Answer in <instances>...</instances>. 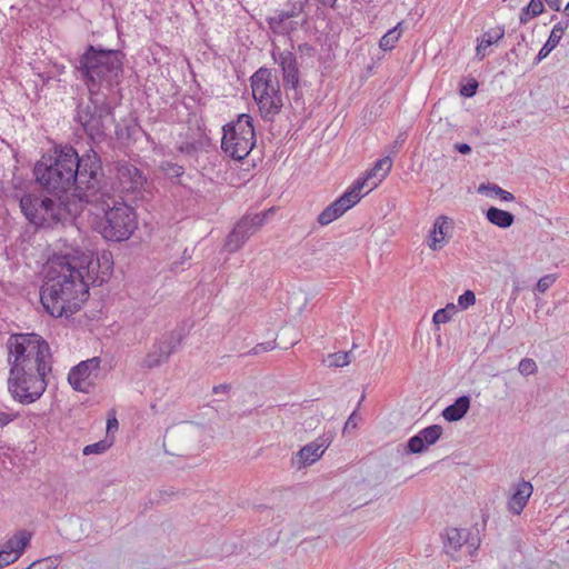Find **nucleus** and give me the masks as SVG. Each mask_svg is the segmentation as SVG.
Here are the masks:
<instances>
[{"instance_id": "b1692460", "label": "nucleus", "mask_w": 569, "mask_h": 569, "mask_svg": "<svg viewBox=\"0 0 569 569\" xmlns=\"http://www.w3.org/2000/svg\"><path fill=\"white\" fill-rule=\"evenodd\" d=\"M470 408V397L460 396L453 403L447 406L442 410V417L449 422H455L462 419Z\"/></svg>"}, {"instance_id": "72a5a7b5", "label": "nucleus", "mask_w": 569, "mask_h": 569, "mask_svg": "<svg viewBox=\"0 0 569 569\" xmlns=\"http://www.w3.org/2000/svg\"><path fill=\"white\" fill-rule=\"evenodd\" d=\"M111 445H112V442L108 441L107 439L100 440L96 443L86 446L82 450V453L84 456L101 455V453L106 452L111 447Z\"/></svg>"}, {"instance_id": "37998d69", "label": "nucleus", "mask_w": 569, "mask_h": 569, "mask_svg": "<svg viewBox=\"0 0 569 569\" xmlns=\"http://www.w3.org/2000/svg\"><path fill=\"white\" fill-rule=\"evenodd\" d=\"M178 150L181 153H186L188 156H194L197 153V146L194 142H183L178 147Z\"/></svg>"}, {"instance_id": "20e7f679", "label": "nucleus", "mask_w": 569, "mask_h": 569, "mask_svg": "<svg viewBox=\"0 0 569 569\" xmlns=\"http://www.w3.org/2000/svg\"><path fill=\"white\" fill-rule=\"evenodd\" d=\"M91 213L99 218L98 231L108 241L121 242L128 240L137 229V213L134 209L123 201L117 200L112 191L100 196L92 202Z\"/></svg>"}, {"instance_id": "79ce46f5", "label": "nucleus", "mask_w": 569, "mask_h": 569, "mask_svg": "<svg viewBox=\"0 0 569 569\" xmlns=\"http://www.w3.org/2000/svg\"><path fill=\"white\" fill-rule=\"evenodd\" d=\"M478 89V82L476 80H472L471 82H468L466 86H462L460 89V93L466 98H471L476 94Z\"/></svg>"}, {"instance_id": "9b49d317", "label": "nucleus", "mask_w": 569, "mask_h": 569, "mask_svg": "<svg viewBox=\"0 0 569 569\" xmlns=\"http://www.w3.org/2000/svg\"><path fill=\"white\" fill-rule=\"evenodd\" d=\"M186 333L183 328H176L164 332L161 338L157 339L150 351L146 355L142 367L153 369L166 363L170 356L177 351L181 345Z\"/></svg>"}, {"instance_id": "c756f323", "label": "nucleus", "mask_w": 569, "mask_h": 569, "mask_svg": "<svg viewBox=\"0 0 569 569\" xmlns=\"http://www.w3.org/2000/svg\"><path fill=\"white\" fill-rule=\"evenodd\" d=\"M483 191H488L495 196H498L502 201L515 200V196L511 192L503 190L502 188H500L498 184H495V183L481 184L479 187V192H483Z\"/></svg>"}, {"instance_id": "1a4fd4ad", "label": "nucleus", "mask_w": 569, "mask_h": 569, "mask_svg": "<svg viewBox=\"0 0 569 569\" xmlns=\"http://www.w3.org/2000/svg\"><path fill=\"white\" fill-rule=\"evenodd\" d=\"M252 121L249 114L241 113L236 121L222 127L221 148L232 159H244L254 147L256 133Z\"/></svg>"}, {"instance_id": "603ef678", "label": "nucleus", "mask_w": 569, "mask_h": 569, "mask_svg": "<svg viewBox=\"0 0 569 569\" xmlns=\"http://www.w3.org/2000/svg\"><path fill=\"white\" fill-rule=\"evenodd\" d=\"M547 4L556 11L560 10L561 0H545Z\"/></svg>"}, {"instance_id": "6ab92c4d", "label": "nucleus", "mask_w": 569, "mask_h": 569, "mask_svg": "<svg viewBox=\"0 0 569 569\" xmlns=\"http://www.w3.org/2000/svg\"><path fill=\"white\" fill-rule=\"evenodd\" d=\"M442 431L443 429L440 425H431L423 428L408 440L407 451L409 453L423 452L428 447L435 445L440 439Z\"/></svg>"}, {"instance_id": "f257e3e1", "label": "nucleus", "mask_w": 569, "mask_h": 569, "mask_svg": "<svg viewBox=\"0 0 569 569\" xmlns=\"http://www.w3.org/2000/svg\"><path fill=\"white\" fill-rule=\"evenodd\" d=\"M8 391L21 405H31L44 393L51 372V353L47 341L34 333H13L7 341Z\"/></svg>"}, {"instance_id": "393cba45", "label": "nucleus", "mask_w": 569, "mask_h": 569, "mask_svg": "<svg viewBox=\"0 0 569 569\" xmlns=\"http://www.w3.org/2000/svg\"><path fill=\"white\" fill-rule=\"evenodd\" d=\"M31 540V533L21 530L13 537H11L4 545L2 550H7V552L10 553H17L18 558L22 555L27 546L29 545Z\"/></svg>"}, {"instance_id": "2eb2a0df", "label": "nucleus", "mask_w": 569, "mask_h": 569, "mask_svg": "<svg viewBox=\"0 0 569 569\" xmlns=\"http://www.w3.org/2000/svg\"><path fill=\"white\" fill-rule=\"evenodd\" d=\"M363 194H359L356 189L349 187L337 200L330 203L319 216L318 222L327 226L341 217L347 210L356 206Z\"/></svg>"}, {"instance_id": "8fccbe9b", "label": "nucleus", "mask_w": 569, "mask_h": 569, "mask_svg": "<svg viewBox=\"0 0 569 569\" xmlns=\"http://www.w3.org/2000/svg\"><path fill=\"white\" fill-rule=\"evenodd\" d=\"M455 150L462 154H468L471 152V147L468 143L458 142L455 144Z\"/></svg>"}, {"instance_id": "a18cd8bd", "label": "nucleus", "mask_w": 569, "mask_h": 569, "mask_svg": "<svg viewBox=\"0 0 569 569\" xmlns=\"http://www.w3.org/2000/svg\"><path fill=\"white\" fill-rule=\"evenodd\" d=\"M357 411L355 410L348 418V420L345 423L343 431H348L349 429H355L357 427Z\"/></svg>"}, {"instance_id": "7ed1b4c3", "label": "nucleus", "mask_w": 569, "mask_h": 569, "mask_svg": "<svg viewBox=\"0 0 569 569\" xmlns=\"http://www.w3.org/2000/svg\"><path fill=\"white\" fill-rule=\"evenodd\" d=\"M123 59L121 50L88 44L78 59L77 70L89 93L100 94L118 86L123 72Z\"/></svg>"}, {"instance_id": "a19ab883", "label": "nucleus", "mask_w": 569, "mask_h": 569, "mask_svg": "<svg viewBox=\"0 0 569 569\" xmlns=\"http://www.w3.org/2000/svg\"><path fill=\"white\" fill-rule=\"evenodd\" d=\"M17 553H10L7 552V550H0V569L4 566H8L10 563H13L16 560H18Z\"/></svg>"}, {"instance_id": "aec40b11", "label": "nucleus", "mask_w": 569, "mask_h": 569, "mask_svg": "<svg viewBox=\"0 0 569 569\" xmlns=\"http://www.w3.org/2000/svg\"><path fill=\"white\" fill-rule=\"evenodd\" d=\"M331 436H323L303 446L298 451L296 459L292 460V463L296 465L298 468H301L316 462L319 458H321L326 448L329 446Z\"/></svg>"}, {"instance_id": "864d4df0", "label": "nucleus", "mask_w": 569, "mask_h": 569, "mask_svg": "<svg viewBox=\"0 0 569 569\" xmlns=\"http://www.w3.org/2000/svg\"><path fill=\"white\" fill-rule=\"evenodd\" d=\"M320 4L335 8L337 0H317Z\"/></svg>"}, {"instance_id": "412c9836", "label": "nucleus", "mask_w": 569, "mask_h": 569, "mask_svg": "<svg viewBox=\"0 0 569 569\" xmlns=\"http://www.w3.org/2000/svg\"><path fill=\"white\" fill-rule=\"evenodd\" d=\"M512 490L508 500V510L512 515H520L533 492V487L529 481L522 479L513 486Z\"/></svg>"}, {"instance_id": "7c9ffc66", "label": "nucleus", "mask_w": 569, "mask_h": 569, "mask_svg": "<svg viewBox=\"0 0 569 569\" xmlns=\"http://www.w3.org/2000/svg\"><path fill=\"white\" fill-rule=\"evenodd\" d=\"M456 311V306L453 303H449L446 308L437 310L432 320L436 325L446 323L452 319Z\"/></svg>"}, {"instance_id": "f3484780", "label": "nucleus", "mask_w": 569, "mask_h": 569, "mask_svg": "<svg viewBox=\"0 0 569 569\" xmlns=\"http://www.w3.org/2000/svg\"><path fill=\"white\" fill-rule=\"evenodd\" d=\"M467 545L470 549V553L477 550L479 547V539L471 537V533L467 529L451 528L447 530L446 540L443 541V549L447 555L456 558V553Z\"/></svg>"}, {"instance_id": "e433bc0d", "label": "nucleus", "mask_w": 569, "mask_h": 569, "mask_svg": "<svg viewBox=\"0 0 569 569\" xmlns=\"http://www.w3.org/2000/svg\"><path fill=\"white\" fill-rule=\"evenodd\" d=\"M475 303H476V295L471 290H466L458 298V306L461 309H468L469 307L473 306Z\"/></svg>"}, {"instance_id": "de8ad7c7", "label": "nucleus", "mask_w": 569, "mask_h": 569, "mask_svg": "<svg viewBox=\"0 0 569 569\" xmlns=\"http://www.w3.org/2000/svg\"><path fill=\"white\" fill-rule=\"evenodd\" d=\"M488 48V46L486 43H483V41L480 39L479 42H478V46L476 48V56L478 58V60H482L485 57H486V49Z\"/></svg>"}, {"instance_id": "a878e982", "label": "nucleus", "mask_w": 569, "mask_h": 569, "mask_svg": "<svg viewBox=\"0 0 569 569\" xmlns=\"http://www.w3.org/2000/svg\"><path fill=\"white\" fill-rule=\"evenodd\" d=\"M486 218L490 223L503 229L509 228L515 221V216L511 212L497 207H490L486 212Z\"/></svg>"}, {"instance_id": "bf43d9fd", "label": "nucleus", "mask_w": 569, "mask_h": 569, "mask_svg": "<svg viewBox=\"0 0 569 569\" xmlns=\"http://www.w3.org/2000/svg\"><path fill=\"white\" fill-rule=\"evenodd\" d=\"M363 399H365V396L362 395V396H361V399H360V401H359V402H361ZM359 405H360V403H358V406H359Z\"/></svg>"}, {"instance_id": "5701e85b", "label": "nucleus", "mask_w": 569, "mask_h": 569, "mask_svg": "<svg viewBox=\"0 0 569 569\" xmlns=\"http://www.w3.org/2000/svg\"><path fill=\"white\" fill-rule=\"evenodd\" d=\"M568 27V20L560 21L553 26L547 42L542 46L536 58V63H539L541 60H543L559 44L563 32Z\"/></svg>"}, {"instance_id": "ea45409f", "label": "nucleus", "mask_w": 569, "mask_h": 569, "mask_svg": "<svg viewBox=\"0 0 569 569\" xmlns=\"http://www.w3.org/2000/svg\"><path fill=\"white\" fill-rule=\"evenodd\" d=\"M531 17H537L543 11L542 0H530L529 4L525 7Z\"/></svg>"}, {"instance_id": "58836bf2", "label": "nucleus", "mask_w": 569, "mask_h": 569, "mask_svg": "<svg viewBox=\"0 0 569 569\" xmlns=\"http://www.w3.org/2000/svg\"><path fill=\"white\" fill-rule=\"evenodd\" d=\"M276 346L277 345H276L274 340L262 342V343H258L247 355L257 356V355H260L261 352L273 350L276 348Z\"/></svg>"}, {"instance_id": "f8f14e48", "label": "nucleus", "mask_w": 569, "mask_h": 569, "mask_svg": "<svg viewBox=\"0 0 569 569\" xmlns=\"http://www.w3.org/2000/svg\"><path fill=\"white\" fill-rule=\"evenodd\" d=\"M269 211L254 214L252 217H243L229 233L226 248L230 252H234L253 234L266 221Z\"/></svg>"}, {"instance_id": "6e6d98bb", "label": "nucleus", "mask_w": 569, "mask_h": 569, "mask_svg": "<svg viewBox=\"0 0 569 569\" xmlns=\"http://www.w3.org/2000/svg\"><path fill=\"white\" fill-rule=\"evenodd\" d=\"M525 40H526V36L525 34H520L519 36L518 46H520V42H523Z\"/></svg>"}, {"instance_id": "2f4dec72", "label": "nucleus", "mask_w": 569, "mask_h": 569, "mask_svg": "<svg viewBox=\"0 0 569 569\" xmlns=\"http://www.w3.org/2000/svg\"><path fill=\"white\" fill-rule=\"evenodd\" d=\"M59 561H60V556L47 557V558L33 561L26 569H57Z\"/></svg>"}, {"instance_id": "0eeeda50", "label": "nucleus", "mask_w": 569, "mask_h": 569, "mask_svg": "<svg viewBox=\"0 0 569 569\" xmlns=\"http://www.w3.org/2000/svg\"><path fill=\"white\" fill-rule=\"evenodd\" d=\"M113 118V109L107 101V94H91L79 99L76 104L74 122L94 143L101 142L107 133V121Z\"/></svg>"}, {"instance_id": "f03ea898", "label": "nucleus", "mask_w": 569, "mask_h": 569, "mask_svg": "<svg viewBox=\"0 0 569 569\" xmlns=\"http://www.w3.org/2000/svg\"><path fill=\"white\" fill-rule=\"evenodd\" d=\"M92 256L89 253L54 257L40 290V300L52 317H69L76 313L88 299L89 286L84 274L89 273Z\"/></svg>"}, {"instance_id": "4468645a", "label": "nucleus", "mask_w": 569, "mask_h": 569, "mask_svg": "<svg viewBox=\"0 0 569 569\" xmlns=\"http://www.w3.org/2000/svg\"><path fill=\"white\" fill-rule=\"evenodd\" d=\"M276 63H278L282 71V82L286 91L292 90L295 98H298V88L300 83L299 63L296 54L290 50H282L277 53L272 52Z\"/></svg>"}, {"instance_id": "423d86ee", "label": "nucleus", "mask_w": 569, "mask_h": 569, "mask_svg": "<svg viewBox=\"0 0 569 569\" xmlns=\"http://www.w3.org/2000/svg\"><path fill=\"white\" fill-rule=\"evenodd\" d=\"M73 169L76 170L73 194L80 201L90 204L97 202L100 196H107L112 191L104 176L101 158L93 148L86 150L81 156L76 151Z\"/></svg>"}, {"instance_id": "dca6fc26", "label": "nucleus", "mask_w": 569, "mask_h": 569, "mask_svg": "<svg viewBox=\"0 0 569 569\" xmlns=\"http://www.w3.org/2000/svg\"><path fill=\"white\" fill-rule=\"evenodd\" d=\"M117 178L122 191L128 193L140 192L147 184V178L143 172L127 161H119L117 163Z\"/></svg>"}, {"instance_id": "c85d7f7f", "label": "nucleus", "mask_w": 569, "mask_h": 569, "mask_svg": "<svg viewBox=\"0 0 569 569\" xmlns=\"http://www.w3.org/2000/svg\"><path fill=\"white\" fill-rule=\"evenodd\" d=\"M328 367H343L351 362V352H335L325 360Z\"/></svg>"}, {"instance_id": "6e6552de", "label": "nucleus", "mask_w": 569, "mask_h": 569, "mask_svg": "<svg viewBox=\"0 0 569 569\" xmlns=\"http://www.w3.org/2000/svg\"><path fill=\"white\" fill-rule=\"evenodd\" d=\"M253 98L263 120L273 121L283 101L278 78L268 68H259L250 78Z\"/></svg>"}, {"instance_id": "ddd939ff", "label": "nucleus", "mask_w": 569, "mask_h": 569, "mask_svg": "<svg viewBox=\"0 0 569 569\" xmlns=\"http://www.w3.org/2000/svg\"><path fill=\"white\" fill-rule=\"evenodd\" d=\"M100 362V358L93 357L74 366L68 375L71 387L77 391L88 393L93 385L92 380L98 376Z\"/></svg>"}, {"instance_id": "4c0bfd02", "label": "nucleus", "mask_w": 569, "mask_h": 569, "mask_svg": "<svg viewBox=\"0 0 569 569\" xmlns=\"http://www.w3.org/2000/svg\"><path fill=\"white\" fill-rule=\"evenodd\" d=\"M555 281L556 277L553 274H546L538 280L536 289L543 293L553 284Z\"/></svg>"}, {"instance_id": "4be33fe9", "label": "nucleus", "mask_w": 569, "mask_h": 569, "mask_svg": "<svg viewBox=\"0 0 569 569\" xmlns=\"http://www.w3.org/2000/svg\"><path fill=\"white\" fill-rule=\"evenodd\" d=\"M305 3L302 1L288 2L286 8L277 11L273 17L268 19L271 29L281 28L282 23L287 20L298 17L303 11Z\"/></svg>"}, {"instance_id": "c9c22d12", "label": "nucleus", "mask_w": 569, "mask_h": 569, "mask_svg": "<svg viewBox=\"0 0 569 569\" xmlns=\"http://www.w3.org/2000/svg\"><path fill=\"white\" fill-rule=\"evenodd\" d=\"M161 169L170 178H179L184 172V169L182 166L173 163V162H163L161 164Z\"/></svg>"}, {"instance_id": "9d476101", "label": "nucleus", "mask_w": 569, "mask_h": 569, "mask_svg": "<svg viewBox=\"0 0 569 569\" xmlns=\"http://www.w3.org/2000/svg\"><path fill=\"white\" fill-rule=\"evenodd\" d=\"M20 208L29 222L37 227L51 228L60 222L66 212L61 197H44L28 193L20 199Z\"/></svg>"}, {"instance_id": "49530a36", "label": "nucleus", "mask_w": 569, "mask_h": 569, "mask_svg": "<svg viewBox=\"0 0 569 569\" xmlns=\"http://www.w3.org/2000/svg\"><path fill=\"white\" fill-rule=\"evenodd\" d=\"M118 426H119V423H118L116 416L114 415L109 416L108 420H107V432L109 433V432L117 430Z\"/></svg>"}, {"instance_id": "4d7b16f0", "label": "nucleus", "mask_w": 569, "mask_h": 569, "mask_svg": "<svg viewBox=\"0 0 569 569\" xmlns=\"http://www.w3.org/2000/svg\"><path fill=\"white\" fill-rule=\"evenodd\" d=\"M565 13L567 17H569V2L567 3V6L565 8Z\"/></svg>"}, {"instance_id": "473e14b6", "label": "nucleus", "mask_w": 569, "mask_h": 569, "mask_svg": "<svg viewBox=\"0 0 569 569\" xmlns=\"http://www.w3.org/2000/svg\"><path fill=\"white\" fill-rule=\"evenodd\" d=\"M503 36H505V28L497 27V28L486 31L482 34L481 40L483 41V43H486L488 47H490V46L497 43L499 40H501L503 38Z\"/></svg>"}, {"instance_id": "a211bd4d", "label": "nucleus", "mask_w": 569, "mask_h": 569, "mask_svg": "<svg viewBox=\"0 0 569 569\" xmlns=\"http://www.w3.org/2000/svg\"><path fill=\"white\" fill-rule=\"evenodd\" d=\"M392 167V160L390 157H385L376 161L375 166L367 170L366 173L358 178L351 186L356 191L361 194L363 187L369 186L370 189H375L390 172Z\"/></svg>"}, {"instance_id": "c03bdc74", "label": "nucleus", "mask_w": 569, "mask_h": 569, "mask_svg": "<svg viewBox=\"0 0 569 569\" xmlns=\"http://www.w3.org/2000/svg\"><path fill=\"white\" fill-rule=\"evenodd\" d=\"M17 418H18V413L0 410V427H4V426L9 425L11 421H13Z\"/></svg>"}, {"instance_id": "39448f33", "label": "nucleus", "mask_w": 569, "mask_h": 569, "mask_svg": "<svg viewBox=\"0 0 569 569\" xmlns=\"http://www.w3.org/2000/svg\"><path fill=\"white\" fill-rule=\"evenodd\" d=\"M76 149L66 146L54 149L53 156H43L33 169L37 182L48 192L66 193L76 181Z\"/></svg>"}, {"instance_id": "bb28decb", "label": "nucleus", "mask_w": 569, "mask_h": 569, "mask_svg": "<svg viewBox=\"0 0 569 569\" xmlns=\"http://www.w3.org/2000/svg\"><path fill=\"white\" fill-rule=\"evenodd\" d=\"M446 229H447V221H446V219L443 217H439L436 220L435 226H433V230H432L433 237H432V240H431V243H430V248L431 249L437 250L438 248H440L438 246V243L443 242Z\"/></svg>"}, {"instance_id": "13d9d810", "label": "nucleus", "mask_w": 569, "mask_h": 569, "mask_svg": "<svg viewBox=\"0 0 569 569\" xmlns=\"http://www.w3.org/2000/svg\"><path fill=\"white\" fill-rule=\"evenodd\" d=\"M510 53H511V54H515L516 57H518L517 48H512V49L510 50Z\"/></svg>"}, {"instance_id": "f704fd0d", "label": "nucleus", "mask_w": 569, "mask_h": 569, "mask_svg": "<svg viewBox=\"0 0 569 569\" xmlns=\"http://www.w3.org/2000/svg\"><path fill=\"white\" fill-rule=\"evenodd\" d=\"M518 371L520 375L528 377L535 375L538 371V366L533 359L523 358L518 365Z\"/></svg>"}, {"instance_id": "3c124183", "label": "nucleus", "mask_w": 569, "mask_h": 569, "mask_svg": "<svg viewBox=\"0 0 569 569\" xmlns=\"http://www.w3.org/2000/svg\"><path fill=\"white\" fill-rule=\"evenodd\" d=\"M530 18H532L531 14L529 13V11H527L526 8H523L519 17L520 23H527Z\"/></svg>"}, {"instance_id": "09e8293b", "label": "nucleus", "mask_w": 569, "mask_h": 569, "mask_svg": "<svg viewBox=\"0 0 569 569\" xmlns=\"http://www.w3.org/2000/svg\"><path fill=\"white\" fill-rule=\"evenodd\" d=\"M230 390H231V385H229V383L218 385V386H214V387L212 388V392H213L214 395H218V393H228Z\"/></svg>"}, {"instance_id": "cd10ccee", "label": "nucleus", "mask_w": 569, "mask_h": 569, "mask_svg": "<svg viewBox=\"0 0 569 569\" xmlns=\"http://www.w3.org/2000/svg\"><path fill=\"white\" fill-rule=\"evenodd\" d=\"M400 24L396 26L395 28L390 29L387 33L382 36V38L379 41V47L383 51H388L395 48V44L398 42L401 30H399Z\"/></svg>"}, {"instance_id": "5fc2aeb1", "label": "nucleus", "mask_w": 569, "mask_h": 569, "mask_svg": "<svg viewBox=\"0 0 569 569\" xmlns=\"http://www.w3.org/2000/svg\"><path fill=\"white\" fill-rule=\"evenodd\" d=\"M299 51H303V50H307V51H313V48L310 47L309 44L305 43V44H299L298 47Z\"/></svg>"}]
</instances>
